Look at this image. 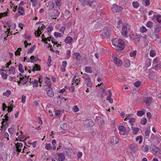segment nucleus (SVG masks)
<instances>
[{
  "label": "nucleus",
  "mask_w": 161,
  "mask_h": 161,
  "mask_svg": "<svg viewBox=\"0 0 161 161\" xmlns=\"http://www.w3.org/2000/svg\"><path fill=\"white\" fill-rule=\"evenodd\" d=\"M114 48L118 50H121L125 47L124 41L120 39L114 38L112 40Z\"/></svg>",
  "instance_id": "nucleus-1"
},
{
  "label": "nucleus",
  "mask_w": 161,
  "mask_h": 161,
  "mask_svg": "<svg viewBox=\"0 0 161 161\" xmlns=\"http://www.w3.org/2000/svg\"><path fill=\"white\" fill-rule=\"evenodd\" d=\"M100 36L102 38L107 39L110 36L111 30L108 27H105L100 32Z\"/></svg>",
  "instance_id": "nucleus-2"
},
{
  "label": "nucleus",
  "mask_w": 161,
  "mask_h": 161,
  "mask_svg": "<svg viewBox=\"0 0 161 161\" xmlns=\"http://www.w3.org/2000/svg\"><path fill=\"white\" fill-rule=\"evenodd\" d=\"M137 149V146L136 145L132 144L127 146L126 148V151L129 153L133 154L136 152Z\"/></svg>",
  "instance_id": "nucleus-3"
},
{
  "label": "nucleus",
  "mask_w": 161,
  "mask_h": 161,
  "mask_svg": "<svg viewBox=\"0 0 161 161\" xmlns=\"http://www.w3.org/2000/svg\"><path fill=\"white\" fill-rule=\"evenodd\" d=\"M20 75L22 77H19V80H17V82L19 86H21L22 85L26 84L27 82L28 81L29 76L27 77L26 76H25L24 77L21 74H20Z\"/></svg>",
  "instance_id": "nucleus-4"
},
{
  "label": "nucleus",
  "mask_w": 161,
  "mask_h": 161,
  "mask_svg": "<svg viewBox=\"0 0 161 161\" xmlns=\"http://www.w3.org/2000/svg\"><path fill=\"white\" fill-rule=\"evenodd\" d=\"M46 28V26L43 24H42L41 26H40L38 27V29L37 31H35V35L36 36V34L37 35L36 37H38L40 36V34L43 31L44 29Z\"/></svg>",
  "instance_id": "nucleus-5"
},
{
  "label": "nucleus",
  "mask_w": 161,
  "mask_h": 161,
  "mask_svg": "<svg viewBox=\"0 0 161 161\" xmlns=\"http://www.w3.org/2000/svg\"><path fill=\"white\" fill-rule=\"evenodd\" d=\"M123 9L122 6H119L116 4H114L113 5L112 9L114 13L119 12L121 11Z\"/></svg>",
  "instance_id": "nucleus-6"
},
{
  "label": "nucleus",
  "mask_w": 161,
  "mask_h": 161,
  "mask_svg": "<svg viewBox=\"0 0 161 161\" xmlns=\"http://www.w3.org/2000/svg\"><path fill=\"white\" fill-rule=\"evenodd\" d=\"M128 33V31L126 25H124L122 27L121 31V35L122 37L126 38L127 37V35Z\"/></svg>",
  "instance_id": "nucleus-7"
},
{
  "label": "nucleus",
  "mask_w": 161,
  "mask_h": 161,
  "mask_svg": "<svg viewBox=\"0 0 161 161\" xmlns=\"http://www.w3.org/2000/svg\"><path fill=\"white\" fill-rule=\"evenodd\" d=\"M72 80L73 84H75V85H78L80 81L79 77L75 75L73 77Z\"/></svg>",
  "instance_id": "nucleus-8"
},
{
  "label": "nucleus",
  "mask_w": 161,
  "mask_h": 161,
  "mask_svg": "<svg viewBox=\"0 0 161 161\" xmlns=\"http://www.w3.org/2000/svg\"><path fill=\"white\" fill-rule=\"evenodd\" d=\"M29 82L30 84L31 85H32L33 87H36L38 86V81L36 79L32 80L31 78L29 79Z\"/></svg>",
  "instance_id": "nucleus-9"
},
{
  "label": "nucleus",
  "mask_w": 161,
  "mask_h": 161,
  "mask_svg": "<svg viewBox=\"0 0 161 161\" xmlns=\"http://www.w3.org/2000/svg\"><path fill=\"white\" fill-rule=\"evenodd\" d=\"M46 91L49 97H53L54 96V92L51 87H49L46 88Z\"/></svg>",
  "instance_id": "nucleus-10"
},
{
  "label": "nucleus",
  "mask_w": 161,
  "mask_h": 161,
  "mask_svg": "<svg viewBox=\"0 0 161 161\" xmlns=\"http://www.w3.org/2000/svg\"><path fill=\"white\" fill-rule=\"evenodd\" d=\"M130 35L131 38H133V39L135 40L137 42H139L140 41L141 37L139 34L136 33L135 35L133 34Z\"/></svg>",
  "instance_id": "nucleus-11"
},
{
  "label": "nucleus",
  "mask_w": 161,
  "mask_h": 161,
  "mask_svg": "<svg viewBox=\"0 0 161 161\" xmlns=\"http://www.w3.org/2000/svg\"><path fill=\"white\" fill-rule=\"evenodd\" d=\"M57 160L58 161H63L65 159V156L62 153H58L57 154Z\"/></svg>",
  "instance_id": "nucleus-12"
},
{
  "label": "nucleus",
  "mask_w": 161,
  "mask_h": 161,
  "mask_svg": "<svg viewBox=\"0 0 161 161\" xmlns=\"http://www.w3.org/2000/svg\"><path fill=\"white\" fill-rule=\"evenodd\" d=\"M152 152L155 156H158L160 153V149L158 147H155Z\"/></svg>",
  "instance_id": "nucleus-13"
},
{
  "label": "nucleus",
  "mask_w": 161,
  "mask_h": 161,
  "mask_svg": "<svg viewBox=\"0 0 161 161\" xmlns=\"http://www.w3.org/2000/svg\"><path fill=\"white\" fill-rule=\"evenodd\" d=\"M119 133L121 135H124L126 133V130L123 126H119Z\"/></svg>",
  "instance_id": "nucleus-14"
},
{
  "label": "nucleus",
  "mask_w": 161,
  "mask_h": 161,
  "mask_svg": "<svg viewBox=\"0 0 161 161\" xmlns=\"http://www.w3.org/2000/svg\"><path fill=\"white\" fill-rule=\"evenodd\" d=\"M61 128L64 130H68L70 129L69 125L65 123H64L61 125Z\"/></svg>",
  "instance_id": "nucleus-15"
},
{
  "label": "nucleus",
  "mask_w": 161,
  "mask_h": 161,
  "mask_svg": "<svg viewBox=\"0 0 161 161\" xmlns=\"http://www.w3.org/2000/svg\"><path fill=\"white\" fill-rule=\"evenodd\" d=\"M118 139L116 136H113L111 138L110 142L113 145L116 144L118 142Z\"/></svg>",
  "instance_id": "nucleus-16"
},
{
  "label": "nucleus",
  "mask_w": 161,
  "mask_h": 161,
  "mask_svg": "<svg viewBox=\"0 0 161 161\" xmlns=\"http://www.w3.org/2000/svg\"><path fill=\"white\" fill-rule=\"evenodd\" d=\"M16 151L18 153L20 152L21 151V148L23 147V144L20 142H18L15 144Z\"/></svg>",
  "instance_id": "nucleus-17"
},
{
  "label": "nucleus",
  "mask_w": 161,
  "mask_h": 161,
  "mask_svg": "<svg viewBox=\"0 0 161 161\" xmlns=\"http://www.w3.org/2000/svg\"><path fill=\"white\" fill-rule=\"evenodd\" d=\"M114 61L117 66H120L122 64V62L117 58L114 57L113 58Z\"/></svg>",
  "instance_id": "nucleus-18"
},
{
  "label": "nucleus",
  "mask_w": 161,
  "mask_h": 161,
  "mask_svg": "<svg viewBox=\"0 0 161 161\" xmlns=\"http://www.w3.org/2000/svg\"><path fill=\"white\" fill-rule=\"evenodd\" d=\"M8 71V73L10 75H14L15 73V69L13 66H11Z\"/></svg>",
  "instance_id": "nucleus-19"
},
{
  "label": "nucleus",
  "mask_w": 161,
  "mask_h": 161,
  "mask_svg": "<svg viewBox=\"0 0 161 161\" xmlns=\"http://www.w3.org/2000/svg\"><path fill=\"white\" fill-rule=\"evenodd\" d=\"M67 64V62L66 61H63L62 62V65L61 68L62 71L64 72L65 71Z\"/></svg>",
  "instance_id": "nucleus-20"
},
{
  "label": "nucleus",
  "mask_w": 161,
  "mask_h": 161,
  "mask_svg": "<svg viewBox=\"0 0 161 161\" xmlns=\"http://www.w3.org/2000/svg\"><path fill=\"white\" fill-rule=\"evenodd\" d=\"M30 147V146L28 145L25 146L24 148L23 149L22 152H26L27 154H28L29 153H30L31 150Z\"/></svg>",
  "instance_id": "nucleus-21"
},
{
  "label": "nucleus",
  "mask_w": 161,
  "mask_h": 161,
  "mask_svg": "<svg viewBox=\"0 0 161 161\" xmlns=\"http://www.w3.org/2000/svg\"><path fill=\"white\" fill-rule=\"evenodd\" d=\"M45 83L48 87H51V83L50 79L47 77H46L45 79Z\"/></svg>",
  "instance_id": "nucleus-22"
},
{
  "label": "nucleus",
  "mask_w": 161,
  "mask_h": 161,
  "mask_svg": "<svg viewBox=\"0 0 161 161\" xmlns=\"http://www.w3.org/2000/svg\"><path fill=\"white\" fill-rule=\"evenodd\" d=\"M124 64L125 67L128 68L130 66V61L127 59H125L124 60Z\"/></svg>",
  "instance_id": "nucleus-23"
},
{
  "label": "nucleus",
  "mask_w": 161,
  "mask_h": 161,
  "mask_svg": "<svg viewBox=\"0 0 161 161\" xmlns=\"http://www.w3.org/2000/svg\"><path fill=\"white\" fill-rule=\"evenodd\" d=\"M18 12L19 14L20 15H24L25 14V10L24 8L19 6V7Z\"/></svg>",
  "instance_id": "nucleus-24"
},
{
  "label": "nucleus",
  "mask_w": 161,
  "mask_h": 161,
  "mask_svg": "<svg viewBox=\"0 0 161 161\" xmlns=\"http://www.w3.org/2000/svg\"><path fill=\"white\" fill-rule=\"evenodd\" d=\"M41 70L40 66L37 64H35L34 66L33 67L32 71H40Z\"/></svg>",
  "instance_id": "nucleus-25"
},
{
  "label": "nucleus",
  "mask_w": 161,
  "mask_h": 161,
  "mask_svg": "<svg viewBox=\"0 0 161 161\" xmlns=\"http://www.w3.org/2000/svg\"><path fill=\"white\" fill-rule=\"evenodd\" d=\"M73 40L72 38L70 36L67 37L65 39L64 42L66 43L70 44Z\"/></svg>",
  "instance_id": "nucleus-26"
},
{
  "label": "nucleus",
  "mask_w": 161,
  "mask_h": 161,
  "mask_svg": "<svg viewBox=\"0 0 161 161\" xmlns=\"http://www.w3.org/2000/svg\"><path fill=\"white\" fill-rule=\"evenodd\" d=\"M132 4V6L135 8H138L140 6L139 3L137 1H133Z\"/></svg>",
  "instance_id": "nucleus-27"
},
{
  "label": "nucleus",
  "mask_w": 161,
  "mask_h": 161,
  "mask_svg": "<svg viewBox=\"0 0 161 161\" xmlns=\"http://www.w3.org/2000/svg\"><path fill=\"white\" fill-rule=\"evenodd\" d=\"M83 78L85 80V81L86 82L88 80L90 79V78L89 75L86 73H84L83 75Z\"/></svg>",
  "instance_id": "nucleus-28"
},
{
  "label": "nucleus",
  "mask_w": 161,
  "mask_h": 161,
  "mask_svg": "<svg viewBox=\"0 0 161 161\" xmlns=\"http://www.w3.org/2000/svg\"><path fill=\"white\" fill-rule=\"evenodd\" d=\"M149 146L148 145H143L141 147L142 150L144 152H147L148 151Z\"/></svg>",
  "instance_id": "nucleus-29"
},
{
  "label": "nucleus",
  "mask_w": 161,
  "mask_h": 161,
  "mask_svg": "<svg viewBox=\"0 0 161 161\" xmlns=\"http://www.w3.org/2000/svg\"><path fill=\"white\" fill-rule=\"evenodd\" d=\"M85 72L88 73H92V67L90 66H86L85 68Z\"/></svg>",
  "instance_id": "nucleus-30"
},
{
  "label": "nucleus",
  "mask_w": 161,
  "mask_h": 161,
  "mask_svg": "<svg viewBox=\"0 0 161 161\" xmlns=\"http://www.w3.org/2000/svg\"><path fill=\"white\" fill-rule=\"evenodd\" d=\"M65 15L66 18H68L70 17L72 15L71 13L68 10H66L65 12Z\"/></svg>",
  "instance_id": "nucleus-31"
},
{
  "label": "nucleus",
  "mask_w": 161,
  "mask_h": 161,
  "mask_svg": "<svg viewBox=\"0 0 161 161\" xmlns=\"http://www.w3.org/2000/svg\"><path fill=\"white\" fill-rule=\"evenodd\" d=\"M132 129V133L134 135H136L137 133L138 132L139 130V129L138 128L134 127H131Z\"/></svg>",
  "instance_id": "nucleus-32"
},
{
  "label": "nucleus",
  "mask_w": 161,
  "mask_h": 161,
  "mask_svg": "<svg viewBox=\"0 0 161 161\" xmlns=\"http://www.w3.org/2000/svg\"><path fill=\"white\" fill-rule=\"evenodd\" d=\"M86 85L89 87H91L93 85V83L91 81V79L89 80H88L87 81L85 82Z\"/></svg>",
  "instance_id": "nucleus-33"
},
{
  "label": "nucleus",
  "mask_w": 161,
  "mask_h": 161,
  "mask_svg": "<svg viewBox=\"0 0 161 161\" xmlns=\"http://www.w3.org/2000/svg\"><path fill=\"white\" fill-rule=\"evenodd\" d=\"M151 63L152 60L151 59H147L145 63V66L146 67H149L151 65Z\"/></svg>",
  "instance_id": "nucleus-34"
},
{
  "label": "nucleus",
  "mask_w": 161,
  "mask_h": 161,
  "mask_svg": "<svg viewBox=\"0 0 161 161\" xmlns=\"http://www.w3.org/2000/svg\"><path fill=\"white\" fill-rule=\"evenodd\" d=\"M18 69L20 72L21 73L24 72V70L23 68L22 65L21 64H19L18 65Z\"/></svg>",
  "instance_id": "nucleus-35"
},
{
  "label": "nucleus",
  "mask_w": 161,
  "mask_h": 161,
  "mask_svg": "<svg viewBox=\"0 0 161 161\" xmlns=\"http://www.w3.org/2000/svg\"><path fill=\"white\" fill-rule=\"evenodd\" d=\"M5 26H4V27H12V22L11 21H7L6 24H5Z\"/></svg>",
  "instance_id": "nucleus-36"
},
{
  "label": "nucleus",
  "mask_w": 161,
  "mask_h": 161,
  "mask_svg": "<svg viewBox=\"0 0 161 161\" xmlns=\"http://www.w3.org/2000/svg\"><path fill=\"white\" fill-rule=\"evenodd\" d=\"M145 114V112L143 111L139 110L137 113V115L139 116L142 117L143 115Z\"/></svg>",
  "instance_id": "nucleus-37"
},
{
  "label": "nucleus",
  "mask_w": 161,
  "mask_h": 161,
  "mask_svg": "<svg viewBox=\"0 0 161 161\" xmlns=\"http://www.w3.org/2000/svg\"><path fill=\"white\" fill-rule=\"evenodd\" d=\"M36 47L35 45H33L30 49L27 52V53L30 54L33 52L34 50H35Z\"/></svg>",
  "instance_id": "nucleus-38"
},
{
  "label": "nucleus",
  "mask_w": 161,
  "mask_h": 161,
  "mask_svg": "<svg viewBox=\"0 0 161 161\" xmlns=\"http://www.w3.org/2000/svg\"><path fill=\"white\" fill-rule=\"evenodd\" d=\"M11 94V92L9 90H7L5 92H4L3 93V95L7 97H8Z\"/></svg>",
  "instance_id": "nucleus-39"
},
{
  "label": "nucleus",
  "mask_w": 161,
  "mask_h": 161,
  "mask_svg": "<svg viewBox=\"0 0 161 161\" xmlns=\"http://www.w3.org/2000/svg\"><path fill=\"white\" fill-rule=\"evenodd\" d=\"M108 92L109 94L108 96L106 99L108 101H113V99L111 98V96H112V93H111V92L110 91V90L108 91Z\"/></svg>",
  "instance_id": "nucleus-40"
},
{
  "label": "nucleus",
  "mask_w": 161,
  "mask_h": 161,
  "mask_svg": "<svg viewBox=\"0 0 161 161\" xmlns=\"http://www.w3.org/2000/svg\"><path fill=\"white\" fill-rule=\"evenodd\" d=\"M142 136H137L136 138V142L139 141V143L141 144L142 142Z\"/></svg>",
  "instance_id": "nucleus-41"
},
{
  "label": "nucleus",
  "mask_w": 161,
  "mask_h": 161,
  "mask_svg": "<svg viewBox=\"0 0 161 161\" xmlns=\"http://www.w3.org/2000/svg\"><path fill=\"white\" fill-rule=\"evenodd\" d=\"M51 56L49 55L48 57V59L47 60V66L50 67L51 66L50 64L51 63L52 60L51 59Z\"/></svg>",
  "instance_id": "nucleus-42"
},
{
  "label": "nucleus",
  "mask_w": 161,
  "mask_h": 161,
  "mask_svg": "<svg viewBox=\"0 0 161 161\" xmlns=\"http://www.w3.org/2000/svg\"><path fill=\"white\" fill-rule=\"evenodd\" d=\"M71 52L69 50H67L66 51V57L68 59L71 56Z\"/></svg>",
  "instance_id": "nucleus-43"
},
{
  "label": "nucleus",
  "mask_w": 161,
  "mask_h": 161,
  "mask_svg": "<svg viewBox=\"0 0 161 161\" xmlns=\"http://www.w3.org/2000/svg\"><path fill=\"white\" fill-rule=\"evenodd\" d=\"M22 50L21 48H18L17 51L15 52V55L17 56V55H20V51Z\"/></svg>",
  "instance_id": "nucleus-44"
},
{
  "label": "nucleus",
  "mask_w": 161,
  "mask_h": 161,
  "mask_svg": "<svg viewBox=\"0 0 161 161\" xmlns=\"http://www.w3.org/2000/svg\"><path fill=\"white\" fill-rule=\"evenodd\" d=\"M140 31L142 33H144L147 31V29L144 26H142L140 29Z\"/></svg>",
  "instance_id": "nucleus-45"
},
{
  "label": "nucleus",
  "mask_w": 161,
  "mask_h": 161,
  "mask_svg": "<svg viewBox=\"0 0 161 161\" xmlns=\"http://www.w3.org/2000/svg\"><path fill=\"white\" fill-rule=\"evenodd\" d=\"M62 111H61L59 110H56L55 111V116L58 117L60 116V115L61 114Z\"/></svg>",
  "instance_id": "nucleus-46"
},
{
  "label": "nucleus",
  "mask_w": 161,
  "mask_h": 161,
  "mask_svg": "<svg viewBox=\"0 0 161 161\" xmlns=\"http://www.w3.org/2000/svg\"><path fill=\"white\" fill-rule=\"evenodd\" d=\"M142 84V82L139 81H138L135 82L134 83V86L137 87H139Z\"/></svg>",
  "instance_id": "nucleus-47"
},
{
  "label": "nucleus",
  "mask_w": 161,
  "mask_h": 161,
  "mask_svg": "<svg viewBox=\"0 0 161 161\" xmlns=\"http://www.w3.org/2000/svg\"><path fill=\"white\" fill-rule=\"evenodd\" d=\"M147 122V120L146 118H143L141 120V124L142 125L146 124Z\"/></svg>",
  "instance_id": "nucleus-48"
},
{
  "label": "nucleus",
  "mask_w": 161,
  "mask_h": 161,
  "mask_svg": "<svg viewBox=\"0 0 161 161\" xmlns=\"http://www.w3.org/2000/svg\"><path fill=\"white\" fill-rule=\"evenodd\" d=\"M156 20L160 23H161V15H158L156 16Z\"/></svg>",
  "instance_id": "nucleus-49"
},
{
  "label": "nucleus",
  "mask_w": 161,
  "mask_h": 161,
  "mask_svg": "<svg viewBox=\"0 0 161 161\" xmlns=\"http://www.w3.org/2000/svg\"><path fill=\"white\" fill-rule=\"evenodd\" d=\"M54 35L56 38L61 37L62 36V35L60 33L57 32H55Z\"/></svg>",
  "instance_id": "nucleus-50"
},
{
  "label": "nucleus",
  "mask_w": 161,
  "mask_h": 161,
  "mask_svg": "<svg viewBox=\"0 0 161 161\" xmlns=\"http://www.w3.org/2000/svg\"><path fill=\"white\" fill-rule=\"evenodd\" d=\"M8 120V117L7 116V115H5V119H3V121L2 122V125L1 126L2 128H3V127L4 125V123L5 122V121H7ZM3 129V128H2Z\"/></svg>",
  "instance_id": "nucleus-51"
},
{
  "label": "nucleus",
  "mask_w": 161,
  "mask_h": 161,
  "mask_svg": "<svg viewBox=\"0 0 161 161\" xmlns=\"http://www.w3.org/2000/svg\"><path fill=\"white\" fill-rule=\"evenodd\" d=\"M80 56V53H76L73 54V58L77 59H79V57Z\"/></svg>",
  "instance_id": "nucleus-52"
},
{
  "label": "nucleus",
  "mask_w": 161,
  "mask_h": 161,
  "mask_svg": "<svg viewBox=\"0 0 161 161\" xmlns=\"http://www.w3.org/2000/svg\"><path fill=\"white\" fill-rule=\"evenodd\" d=\"M153 23L151 21L148 22L146 24V26L149 28H151L153 27Z\"/></svg>",
  "instance_id": "nucleus-53"
},
{
  "label": "nucleus",
  "mask_w": 161,
  "mask_h": 161,
  "mask_svg": "<svg viewBox=\"0 0 161 161\" xmlns=\"http://www.w3.org/2000/svg\"><path fill=\"white\" fill-rule=\"evenodd\" d=\"M1 76L2 78L4 80H6L7 78L8 75L3 72L1 73Z\"/></svg>",
  "instance_id": "nucleus-54"
},
{
  "label": "nucleus",
  "mask_w": 161,
  "mask_h": 161,
  "mask_svg": "<svg viewBox=\"0 0 161 161\" xmlns=\"http://www.w3.org/2000/svg\"><path fill=\"white\" fill-rule=\"evenodd\" d=\"M51 39V37H48L47 38H43V42L46 44H47V41H50Z\"/></svg>",
  "instance_id": "nucleus-55"
},
{
  "label": "nucleus",
  "mask_w": 161,
  "mask_h": 161,
  "mask_svg": "<svg viewBox=\"0 0 161 161\" xmlns=\"http://www.w3.org/2000/svg\"><path fill=\"white\" fill-rule=\"evenodd\" d=\"M30 1L32 3V5L33 6L35 7L36 6L38 0H30Z\"/></svg>",
  "instance_id": "nucleus-56"
},
{
  "label": "nucleus",
  "mask_w": 161,
  "mask_h": 161,
  "mask_svg": "<svg viewBox=\"0 0 161 161\" xmlns=\"http://www.w3.org/2000/svg\"><path fill=\"white\" fill-rule=\"evenodd\" d=\"M150 56L152 57H154L156 55V53L154 50H151L149 53Z\"/></svg>",
  "instance_id": "nucleus-57"
},
{
  "label": "nucleus",
  "mask_w": 161,
  "mask_h": 161,
  "mask_svg": "<svg viewBox=\"0 0 161 161\" xmlns=\"http://www.w3.org/2000/svg\"><path fill=\"white\" fill-rule=\"evenodd\" d=\"M45 148L46 149L50 150L51 149L52 147L51 146V144L49 143L46 144L45 146Z\"/></svg>",
  "instance_id": "nucleus-58"
},
{
  "label": "nucleus",
  "mask_w": 161,
  "mask_h": 161,
  "mask_svg": "<svg viewBox=\"0 0 161 161\" xmlns=\"http://www.w3.org/2000/svg\"><path fill=\"white\" fill-rule=\"evenodd\" d=\"M143 2H145L144 3H143V4H144L145 6H147L149 5L150 4V1L149 0H143Z\"/></svg>",
  "instance_id": "nucleus-59"
},
{
  "label": "nucleus",
  "mask_w": 161,
  "mask_h": 161,
  "mask_svg": "<svg viewBox=\"0 0 161 161\" xmlns=\"http://www.w3.org/2000/svg\"><path fill=\"white\" fill-rule=\"evenodd\" d=\"M135 121V119L134 118H132L130 119L129 120V122L132 125H134V124Z\"/></svg>",
  "instance_id": "nucleus-60"
},
{
  "label": "nucleus",
  "mask_w": 161,
  "mask_h": 161,
  "mask_svg": "<svg viewBox=\"0 0 161 161\" xmlns=\"http://www.w3.org/2000/svg\"><path fill=\"white\" fill-rule=\"evenodd\" d=\"M96 4L97 3L96 2L92 1L90 3V6L92 8H95L96 6Z\"/></svg>",
  "instance_id": "nucleus-61"
},
{
  "label": "nucleus",
  "mask_w": 161,
  "mask_h": 161,
  "mask_svg": "<svg viewBox=\"0 0 161 161\" xmlns=\"http://www.w3.org/2000/svg\"><path fill=\"white\" fill-rule=\"evenodd\" d=\"M136 50L130 52V57H134L136 56Z\"/></svg>",
  "instance_id": "nucleus-62"
},
{
  "label": "nucleus",
  "mask_w": 161,
  "mask_h": 161,
  "mask_svg": "<svg viewBox=\"0 0 161 161\" xmlns=\"http://www.w3.org/2000/svg\"><path fill=\"white\" fill-rule=\"evenodd\" d=\"M55 3L57 6H60L61 5V0H56Z\"/></svg>",
  "instance_id": "nucleus-63"
},
{
  "label": "nucleus",
  "mask_w": 161,
  "mask_h": 161,
  "mask_svg": "<svg viewBox=\"0 0 161 161\" xmlns=\"http://www.w3.org/2000/svg\"><path fill=\"white\" fill-rule=\"evenodd\" d=\"M65 30V28L64 26L61 27L59 31L62 33L63 34H64V31Z\"/></svg>",
  "instance_id": "nucleus-64"
}]
</instances>
